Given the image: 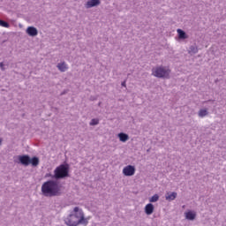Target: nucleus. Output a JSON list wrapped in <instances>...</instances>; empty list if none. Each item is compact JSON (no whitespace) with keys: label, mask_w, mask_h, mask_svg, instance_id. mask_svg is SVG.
<instances>
[{"label":"nucleus","mask_w":226,"mask_h":226,"mask_svg":"<svg viewBox=\"0 0 226 226\" xmlns=\"http://www.w3.org/2000/svg\"><path fill=\"white\" fill-rule=\"evenodd\" d=\"M64 223L68 226H79L82 225L79 220L73 216V214L69 215L66 218H64Z\"/></svg>","instance_id":"39448f33"},{"label":"nucleus","mask_w":226,"mask_h":226,"mask_svg":"<svg viewBox=\"0 0 226 226\" xmlns=\"http://www.w3.org/2000/svg\"><path fill=\"white\" fill-rule=\"evenodd\" d=\"M30 163L33 167H38V165H40V159H38V157H33L30 159Z\"/></svg>","instance_id":"4468645a"},{"label":"nucleus","mask_w":226,"mask_h":226,"mask_svg":"<svg viewBox=\"0 0 226 226\" xmlns=\"http://www.w3.org/2000/svg\"><path fill=\"white\" fill-rule=\"evenodd\" d=\"M159 200L160 196H158V194H154L149 199V202H158Z\"/></svg>","instance_id":"f3484780"},{"label":"nucleus","mask_w":226,"mask_h":226,"mask_svg":"<svg viewBox=\"0 0 226 226\" xmlns=\"http://www.w3.org/2000/svg\"><path fill=\"white\" fill-rule=\"evenodd\" d=\"M176 197H177V192L168 193L166 195V200H174L176 199Z\"/></svg>","instance_id":"dca6fc26"},{"label":"nucleus","mask_w":226,"mask_h":226,"mask_svg":"<svg viewBox=\"0 0 226 226\" xmlns=\"http://www.w3.org/2000/svg\"><path fill=\"white\" fill-rule=\"evenodd\" d=\"M118 138H119L120 142H126V140H128V139H130L128 137V134L124 133V132L118 133Z\"/></svg>","instance_id":"ddd939ff"},{"label":"nucleus","mask_w":226,"mask_h":226,"mask_svg":"<svg viewBox=\"0 0 226 226\" xmlns=\"http://www.w3.org/2000/svg\"><path fill=\"white\" fill-rule=\"evenodd\" d=\"M170 74V70L163 67H157L155 69H153V76L158 77L159 79H167L169 75Z\"/></svg>","instance_id":"20e7f679"},{"label":"nucleus","mask_w":226,"mask_h":226,"mask_svg":"<svg viewBox=\"0 0 226 226\" xmlns=\"http://www.w3.org/2000/svg\"><path fill=\"white\" fill-rule=\"evenodd\" d=\"M177 33L180 40H186V38H188V36L186 35V33H185V31H183L182 29H177Z\"/></svg>","instance_id":"f8f14e48"},{"label":"nucleus","mask_w":226,"mask_h":226,"mask_svg":"<svg viewBox=\"0 0 226 226\" xmlns=\"http://www.w3.org/2000/svg\"><path fill=\"white\" fill-rule=\"evenodd\" d=\"M0 68H1V70H3V71L4 70V63H1V64H0Z\"/></svg>","instance_id":"412c9836"},{"label":"nucleus","mask_w":226,"mask_h":226,"mask_svg":"<svg viewBox=\"0 0 226 226\" xmlns=\"http://www.w3.org/2000/svg\"><path fill=\"white\" fill-rule=\"evenodd\" d=\"M41 192L45 197H57L61 195V185L56 180H49L42 184Z\"/></svg>","instance_id":"f257e3e1"},{"label":"nucleus","mask_w":226,"mask_h":226,"mask_svg":"<svg viewBox=\"0 0 226 226\" xmlns=\"http://www.w3.org/2000/svg\"><path fill=\"white\" fill-rule=\"evenodd\" d=\"M19 160L22 165H25V167L31 165V158L29 155H21L19 157Z\"/></svg>","instance_id":"0eeeda50"},{"label":"nucleus","mask_w":226,"mask_h":226,"mask_svg":"<svg viewBox=\"0 0 226 226\" xmlns=\"http://www.w3.org/2000/svg\"><path fill=\"white\" fill-rule=\"evenodd\" d=\"M57 68L60 72H66L68 70V65L64 63H61L57 64Z\"/></svg>","instance_id":"2eb2a0df"},{"label":"nucleus","mask_w":226,"mask_h":226,"mask_svg":"<svg viewBox=\"0 0 226 226\" xmlns=\"http://www.w3.org/2000/svg\"><path fill=\"white\" fill-rule=\"evenodd\" d=\"M99 123H100V120H98L97 118H94L90 122V126H96V124H98Z\"/></svg>","instance_id":"aec40b11"},{"label":"nucleus","mask_w":226,"mask_h":226,"mask_svg":"<svg viewBox=\"0 0 226 226\" xmlns=\"http://www.w3.org/2000/svg\"><path fill=\"white\" fill-rule=\"evenodd\" d=\"M185 216L186 220L193 221L197 218V213H195V211L189 210L185 213Z\"/></svg>","instance_id":"6e6552de"},{"label":"nucleus","mask_w":226,"mask_h":226,"mask_svg":"<svg viewBox=\"0 0 226 226\" xmlns=\"http://www.w3.org/2000/svg\"><path fill=\"white\" fill-rule=\"evenodd\" d=\"M52 177V175L51 174H46V177Z\"/></svg>","instance_id":"5701e85b"},{"label":"nucleus","mask_w":226,"mask_h":226,"mask_svg":"<svg viewBox=\"0 0 226 226\" xmlns=\"http://www.w3.org/2000/svg\"><path fill=\"white\" fill-rule=\"evenodd\" d=\"M73 216L79 221V223H81V225L86 226L87 225V223H89V219L84 216V212L79 207H75L73 208Z\"/></svg>","instance_id":"7ed1b4c3"},{"label":"nucleus","mask_w":226,"mask_h":226,"mask_svg":"<svg viewBox=\"0 0 226 226\" xmlns=\"http://www.w3.org/2000/svg\"><path fill=\"white\" fill-rule=\"evenodd\" d=\"M200 117H204L207 116V109H200L199 112Z\"/></svg>","instance_id":"a211bd4d"},{"label":"nucleus","mask_w":226,"mask_h":226,"mask_svg":"<svg viewBox=\"0 0 226 226\" xmlns=\"http://www.w3.org/2000/svg\"><path fill=\"white\" fill-rule=\"evenodd\" d=\"M100 0H90L87 3V8H93V6H98Z\"/></svg>","instance_id":"9b49d317"},{"label":"nucleus","mask_w":226,"mask_h":226,"mask_svg":"<svg viewBox=\"0 0 226 226\" xmlns=\"http://www.w3.org/2000/svg\"><path fill=\"white\" fill-rule=\"evenodd\" d=\"M70 176V166L68 164H60L54 170L55 179H64Z\"/></svg>","instance_id":"f03ea898"},{"label":"nucleus","mask_w":226,"mask_h":226,"mask_svg":"<svg viewBox=\"0 0 226 226\" xmlns=\"http://www.w3.org/2000/svg\"><path fill=\"white\" fill-rule=\"evenodd\" d=\"M0 26L1 27H7V28L10 27V24H8V22L2 19H0Z\"/></svg>","instance_id":"6ab92c4d"},{"label":"nucleus","mask_w":226,"mask_h":226,"mask_svg":"<svg viewBox=\"0 0 226 226\" xmlns=\"http://www.w3.org/2000/svg\"><path fill=\"white\" fill-rule=\"evenodd\" d=\"M154 212V206L151 203H148L146 205L145 207V213L146 215H153V213Z\"/></svg>","instance_id":"1a4fd4ad"},{"label":"nucleus","mask_w":226,"mask_h":226,"mask_svg":"<svg viewBox=\"0 0 226 226\" xmlns=\"http://www.w3.org/2000/svg\"><path fill=\"white\" fill-rule=\"evenodd\" d=\"M124 176L132 177L135 176V166L127 165L123 169Z\"/></svg>","instance_id":"423d86ee"},{"label":"nucleus","mask_w":226,"mask_h":226,"mask_svg":"<svg viewBox=\"0 0 226 226\" xmlns=\"http://www.w3.org/2000/svg\"><path fill=\"white\" fill-rule=\"evenodd\" d=\"M122 86H123L124 87H126V81L122 82Z\"/></svg>","instance_id":"4be33fe9"},{"label":"nucleus","mask_w":226,"mask_h":226,"mask_svg":"<svg viewBox=\"0 0 226 226\" xmlns=\"http://www.w3.org/2000/svg\"><path fill=\"white\" fill-rule=\"evenodd\" d=\"M2 142H3V140L0 139V145H1Z\"/></svg>","instance_id":"b1692460"},{"label":"nucleus","mask_w":226,"mask_h":226,"mask_svg":"<svg viewBox=\"0 0 226 226\" xmlns=\"http://www.w3.org/2000/svg\"><path fill=\"white\" fill-rule=\"evenodd\" d=\"M26 33L29 36H37L38 35V30L34 26H29L26 29Z\"/></svg>","instance_id":"9d476101"}]
</instances>
